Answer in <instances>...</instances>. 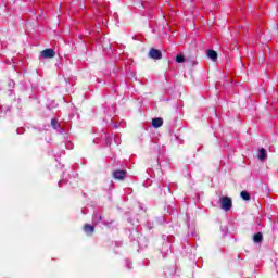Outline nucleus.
<instances>
[{"label":"nucleus","mask_w":278,"mask_h":278,"mask_svg":"<svg viewBox=\"0 0 278 278\" xmlns=\"http://www.w3.org/2000/svg\"><path fill=\"white\" fill-rule=\"evenodd\" d=\"M86 233H92L94 231V227L93 226H90V225H85L84 227Z\"/></svg>","instance_id":"9d476101"},{"label":"nucleus","mask_w":278,"mask_h":278,"mask_svg":"<svg viewBox=\"0 0 278 278\" xmlns=\"http://www.w3.org/2000/svg\"><path fill=\"white\" fill-rule=\"evenodd\" d=\"M206 55L207 58H210V60H212L213 62H216V60H218V53L215 50H207L206 51Z\"/></svg>","instance_id":"20e7f679"},{"label":"nucleus","mask_w":278,"mask_h":278,"mask_svg":"<svg viewBox=\"0 0 278 278\" xmlns=\"http://www.w3.org/2000/svg\"><path fill=\"white\" fill-rule=\"evenodd\" d=\"M222 210H225V212H229L232 206L231 198L229 197H222L219 200Z\"/></svg>","instance_id":"f257e3e1"},{"label":"nucleus","mask_w":278,"mask_h":278,"mask_svg":"<svg viewBox=\"0 0 278 278\" xmlns=\"http://www.w3.org/2000/svg\"><path fill=\"white\" fill-rule=\"evenodd\" d=\"M266 157V149L262 148L260 150L258 160H264Z\"/></svg>","instance_id":"9b49d317"},{"label":"nucleus","mask_w":278,"mask_h":278,"mask_svg":"<svg viewBox=\"0 0 278 278\" xmlns=\"http://www.w3.org/2000/svg\"><path fill=\"white\" fill-rule=\"evenodd\" d=\"M263 238L262 232H257L254 235L253 240L254 242H262Z\"/></svg>","instance_id":"6e6552de"},{"label":"nucleus","mask_w":278,"mask_h":278,"mask_svg":"<svg viewBox=\"0 0 278 278\" xmlns=\"http://www.w3.org/2000/svg\"><path fill=\"white\" fill-rule=\"evenodd\" d=\"M176 62L177 64H184V62H186V56L184 54H177Z\"/></svg>","instance_id":"0eeeda50"},{"label":"nucleus","mask_w":278,"mask_h":278,"mask_svg":"<svg viewBox=\"0 0 278 278\" xmlns=\"http://www.w3.org/2000/svg\"><path fill=\"white\" fill-rule=\"evenodd\" d=\"M164 125V119L157 117L152 119V127H154L155 129L162 127Z\"/></svg>","instance_id":"39448f33"},{"label":"nucleus","mask_w":278,"mask_h":278,"mask_svg":"<svg viewBox=\"0 0 278 278\" xmlns=\"http://www.w3.org/2000/svg\"><path fill=\"white\" fill-rule=\"evenodd\" d=\"M149 56L152 58V60H162V52L155 48H152L149 52Z\"/></svg>","instance_id":"7ed1b4c3"},{"label":"nucleus","mask_w":278,"mask_h":278,"mask_svg":"<svg viewBox=\"0 0 278 278\" xmlns=\"http://www.w3.org/2000/svg\"><path fill=\"white\" fill-rule=\"evenodd\" d=\"M113 176L115 177V179H125V177H127V172L116 170L114 172Z\"/></svg>","instance_id":"423d86ee"},{"label":"nucleus","mask_w":278,"mask_h":278,"mask_svg":"<svg viewBox=\"0 0 278 278\" xmlns=\"http://www.w3.org/2000/svg\"><path fill=\"white\" fill-rule=\"evenodd\" d=\"M41 58L43 60H50L51 58H55V50L54 49H46L41 51Z\"/></svg>","instance_id":"f03ea898"},{"label":"nucleus","mask_w":278,"mask_h":278,"mask_svg":"<svg viewBox=\"0 0 278 278\" xmlns=\"http://www.w3.org/2000/svg\"><path fill=\"white\" fill-rule=\"evenodd\" d=\"M241 198L243 199V201H250L251 200V194H249V192H247V191H242L241 192Z\"/></svg>","instance_id":"1a4fd4ad"},{"label":"nucleus","mask_w":278,"mask_h":278,"mask_svg":"<svg viewBox=\"0 0 278 278\" xmlns=\"http://www.w3.org/2000/svg\"><path fill=\"white\" fill-rule=\"evenodd\" d=\"M51 125L54 129H58V119H52Z\"/></svg>","instance_id":"f8f14e48"}]
</instances>
